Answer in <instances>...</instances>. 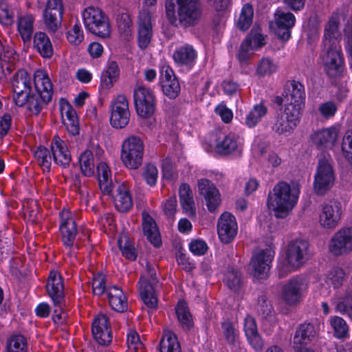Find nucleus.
I'll use <instances>...</instances> for the list:
<instances>
[{"label":"nucleus","instance_id":"31","mask_svg":"<svg viewBox=\"0 0 352 352\" xmlns=\"http://www.w3.org/2000/svg\"><path fill=\"white\" fill-rule=\"evenodd\" d=\"M340 19L338 14H333L329 19L324 28L322 46H340L341 38L339 32Z\"/></svg>","mask_w":352,"mask_h":352},{"label":"nucleus","instance_id":"30","mask_svg":"<svg viewBox=\"0 0 352 352\" xmlns=\"http://www.w3.org/2000/svg\"><path fill=\"white\" fill-rule=\"evenodd\" d=\"M320 331V324L318 322H305L297 329L294 337V344H307L316 339Z\"/></svg>","mask_w":352,"mask_h":352},{"label":"nucleus","instance_id":"60","mask_svg":"<svg viewBox=\"0 0 352 352\" xmlns=\"http://www.w3.org/2000/svg\"><path fill=\"white\" fill-rule=\"evenodd\" d=\"M117 23L120 34H122L125 39H129L132 33V23L129 16L126 14H121Z\"/></svg>","mask_w":352,"mask_h":352},{"label":"nucleus","instance_id":"63","mask_svg":"<svg viewBox=\"0 0 352 352\" xmlns=\"http://www.w3.org/2000/svg\"><path fill=\"white\" fill-rule=\"evenodd\" d=\"M330 323L336 337L344 338L347 334L348 326L342 318L334 316L331 318Z\"/></svg>","mask_w":352,"mask_h":352},{"label":"nucleus","instance_id":"37","mask_svg":"<svg viewBox=\"0 0 352 352\" xmlns=\"http://www.w3.org/2000/svg\"><path fill=\"white\" fill-rule=\"evenodd\" d=\"M97 175L102 192L110 195L114 185L112 182L111 170L106 162H100L98 164Z\"/></svg>","mask_w":352,"mask_h":352},{"label":"nucleus","instance_id":"7","mask_svg":"<svg viewBox=\"0 0 352 352\" xmlns=\"http://www.w3.org/2000/svg\"><path fill=\"white\" fill-rule=\"evenodd\" d=\"M320 59L324 72L331 77L341 74L344 67V58L340 46H322Z\"/></svg>","mask_w":352,"mask_h":352},{"label":"nucleus","instance_id":"51","mask_svg":"<svg viewBox=\"0 0 352 352\" xmlns=\"http://www.w3.org/2000/svg\"><path fill=\"white\" fill-rule=\"evenodd\" d=\"M283 103L285 104V108L282 113L285 116L287 119L298 125L303 103L289 102H284Z\"/></svg>","mask_w":352,"mask_h":352},{"label":"nucleus","instance_id":"20","mask_svg":"<svg viewBox=\"0 0 352 352\" xmlns=\"http://www.w3.org/2000/svg\"><path fill=\"white\" fill-rule=\"evenodd\" d=\"M305 99V87L298 81L289 80L284 86L281 96H276L274 102L282 105L284 102L303 103Z\"/></svg>","mask_w":352,"mask_h":352},{"label":"nucleus","instance_id":"62","mask_svg":"<svg viewBox=\"0 0 352 352\" xmlns=\"http://www.w3.org/2000/svg\"><path fill=\"white\" fill-rule=\"evenodd\" d=\"M118 245L122 255L127 259L134 261L137 258V254L135 250L133 245L126 238L123 239H119Z\"/></svg>","mask_w":352,"mask_h":352},{"label":"nucleus","instance_id":"56","mask_svg":"<svg viewBox=\"0 0 352 352\" xmlns=\"http://www.w3.org/2000/svg\"><path fill=\"white\" fill-rule=\"evenodd\" d=\"M223 281L230 289L234 292L240 289L243 285L241 274L235 270L228 271Z\"/></svg>","mask_w":352,"mask_h":352},{"label":"nucleus","instance_id":"36","mask_svg":"<svg viewBox=\"0 0 352 352\" xmlns=\"http://www.w3.org/2000/svg\"><path fill=\"white\" fill-rule=\"evenodd\" d=\"M35 15L22 13L17 17V30L24 43L30 42L34 32Z\"/></svg>","mask_w":352,"mask_h":352},{"label":"nucleus","instance_id":"34","mask_svg":"<svg viewBox=\"0 0 352 352\" xmlns=\"http://www.w3.org/2000/svg\"><path fill=\"white\" fill-rule=\"evenodd\" d=\"M243 329L249 344L256 351H260L263 347V340L258 333L256 320L250 315H247L244 319Z\"/></svg>","mask_w":352,"mask_h":352},{"label":"nucleus","instance_id":"4","mask_svg":"<svg viewBox=\"0 0 352 352\" xmlns=\"http://www.w3.org/2000/svg\"><path fill=\"white\" fill-rule=\"evenodd\" d=\"M309 243L305 240H295L289 243L285 252V263L278 265V276L283 278L302 266L308 259Z\"/></svg>","mask_w":352,"mask_h":352},{"label":"nucleus","instance_id":"53","mask_svg":"<svg viewBox=\"0 0 352 352\" xmlns=\"http://www.w3.org/2000/svg\"><path fill=\"white\" fill-rule=\"evenodd\" d=\"M67 41L74 46L80 45L84 41V32L81 25L77 22L66 32Z\"/></svg>","mask_w":352,"mask_h":352},{"label":"nucleus","instance_id":"9","mask_svg":"<svg viewBox=\"0 0 352 352\" xmlns=\"http://www.w3.org/2000/svg\"><path fill=\"white\" fill-rule=\"evenodd\" d=\"M266 43L265 36L260 25L255 24L240 45L237 57L241 63L247 62L252 56V52L256 50Z\"/></svg>","mask_w":352,"mask_h":352},{"label":"nucleus","instance_id":"42","mask_svg":"<svg viewBox=\"0 0 352 352\" xmlns=\"http://www.w3.org/2000/svg\"><path fill=\"white\" fill-rule=\"evenodd\" d=\"M120 74L118 65L116 61H109L106 69L101 75V86L102 88L109 89L118 80Z\"/></svg>","mask_w":352,"mask_h":352},{"label":"nucleus","instance_id":"19","mask_svg":"<svg viewBox=\"0 0 352 352\" xmlns=\"http://www.w3.org/2000/svg\"><path fill=\"white\" fill-rule=\"evenodd\" d=\"M274 256L271 250H262L255 253L250 262V267L255 277L264 278L267 276L270 265Z\"/></svg>","mask_w":352,"mask_h":352},{"label":"nucleus","instance_id":"55","mask_svg":"<svg viewBox=\"0 0 352 352\" xmlns=\"http://www.w3.org/2000/svg\"><path fill=\"white\" fill-rule=\"evenodd\" d=\"M277 66L270 58H263L257 63L256 74L259 77L270 76L276 72Z\"/></svg>","mask_w":352,"mask_h":352},{"label":"nucleus","instance_id":"14","mask_svg":"<svg viewBox=\"0 0 352 352\" xmlns=\"http://www.w3.org/2000/svg\"><path fill=\"white\" fill-rule=\"evenodd\" d=\"M212 136L214 138L213 147L217 153L221 155H241L242 144L234 135L216 133Z\"/></svg>","mask_w":352,"mask_h":352},{"label":"nucleus","instance_id":"44","mask_svg":"<svg viewBox=\"0 0 352 352\" xmlns=\"http://www.w3.org/2000/svg\"><path fill=\"white\" fill-rule=\"evenodd\" d=\"M296 126L294 122L280 113L275 117L272 129L275 133L281 135L291 133Z\"/></svg>","mask_w":352,"mask_h":352},{"label":"nucleus","instance_id":"47","mask_svg":"<svg viewBox=\"0 0 352 352\" xmlns=\"http://www.w3.org/2000/svg\"><path fill=\"white\" fill-rule=\"evenodd\" d=\"M78 162L82 173L86 177L94 175L95 164L93 153L89 150L85 151L80 154Z\"/></svg>","mask_w":352,"mask_h":352},{"label":"nucleus","instance_id":"6","mask_svg":"<svg viewBox=\"0 0 352 352\" xmlns=\"http://www.w3.org/2000/svg\"><path fill=\"white\" fill-rule=\"evenodd\" d=\"M85 27L92 34L107 38L111 34V26L109 19L102 10L95 7H88L82 12Z\"/></svg>","mask_w":352,"mask_h":352},{"label":"nucleus","instance_id":"46","mask_svg":"<svg viewBox=\"0 0 352 352\" xmlns=\"http://www.w3.org/2000/svg\"><path fill=\"white\" fill-rule=\"evenodd\" d=\"M254 9L251 4L243 5L236 21V25L242 31L247 30L251 25L253 20Z\"/></svg>","mask_w":352,"mask_h":352},{"label":"nucleus","instance_id":"13","mask_svg":"<svg viewBox=\"0 0 352 352\" xmlns=\"http://www.w3.org/2000/svg\"><path fill=\"white\" fill-rule=\"evenodd\" d=\"M14 100L17 106H23L32 88L31 76L25 69H20L14 75L12 80Z\"/></svg>","mask_w":352,"mask_h":352},{"label":"nucleus","instance_id":"22","mask_svg":"<svg viewBox=\"0 0 352 352\" xmlns=\"http://www.w3.org/2000/svg\"><path fill=\"white\" fill-rule=\"evenodd\" d=\"M198 190L206 202L209 211L214 212L221 203L220 193L215 185L209 179H201L197 182Z\"/></svg>","mask_w":352,"mask_h":352},{"label":"nucleus","instance_id":"50","mask_svg":"<svg viewBox=\"0 0 352 352\" xmlns=\"http://www.w3.org/2000/svg\"><path fill=\"white\" fill-rule=\"evenodd\" d=\"M63 14L44 11L43 19L49 32L55 33L61 27Z\"/></svg>","mask_w":352,"mask_h":352},{"label":"nucleus","instance_id":"15","mask_svg":"<svg viewBox=\"0 0 352 352\" xmlns=\"http://www.w3.org/2000/svg\"><path fill=\"white\" fill-rule=\"evenodd\" d=\"M342 213L341 204L337 201H330L322 206L318 222L324 229H333L338 225Z\"/></svg>","mask_w":352,"mask_h":352},{"label":"nucleus","instance_id":"25","mask_svg":"<svg viewBox=\"0 0 352 352\" xmlns=\"http://www.w3.org/2000/svg\"><path fill=\"white\" fill-rule=\"evenodd\" d=\"M332 302L337 311L352 318V280L345 288L336 292Z\"/></svg>","mask_w":352,"mask_h":352},{"label":"nucleus","instance_id":"49","mask_svg":"<svg viewBox=\"0 0 352 352\" xmlns=\"http://www.w3.org/2000/svg\"><path fill=\"white\" fill-rule=\"evenodd\" d=\"M177 319L184 329H190L192 326V318L186 303L184 301L178 302L176 307Z\"/></svg>","mask_w":352,"mask_h":352},{"label":"nucleus","instance_id":"21","mask_svg":"<svg viewBox=\"0 0 352 352\" xmlns=\"http://www.w3.org/2000/svg\"><path fill=\"white\" fill-rule=\"evenodd\" d=\"M238 231V225L234 215L230 212L223 213L218 219L217 233L219 239L224 243L234 240Z\"/></svg>","mask_w":352,"mask_h":352},{"label":"nucleus","instance_id":"52","mask_svg":"<svg viewBox=\"0 0 352 352\" xmlns=\"http://www.w3.org/2000/svg\"><path fill=\"white\" fill-rule=\"evenodd\" d=\"M7 352H26L27 341L22 335H14L8 340Z\"/></svg>","mask_w":352,"mask_h":352},{"label":"nucleus","instance_id":"1","mask_svg":"<svg viewBox=\"0 0 352 352\" xmlns=\"http://www.w3.org/2000/svg\"><path fill=\"white\" fill-rule=\"evenodd\" d=\"M300 194L297 184L278 182L270 192L267 206L277 218H285L296 206Z\"/></svg>","mask_w":352,"mask_h":352},{"label":"nucleus","instance_id":"59","mask_svg":"<svg viewBox=\"0 0 352 352\" xmlns=\"http://www.w3.org/2000/svg\"><path fill=\"white\" fill-rule=\"evenodd\" d=\"M126 343L131 352H144V346L137 331L131 330L127 335Z\"/></svg>","mask_w":352,"mask_h":352},{"label":"nucleus","instance_id":"12","mask_svg":"<svg viewBox=\"0 0 352 352\" xmlns=\"http://www.w3.org/2000/svg\"><path fill=\"white\" fill-rule=\"evenodd\" d=\"M110 123L116 129L126 126L130 120L129 102L124 95H118L110 105Z\"/></svg>","mask_w":352,"mask_h":352},{"label":"nucleus","instance_id":"17","mask_svg":"<svg viewBox=\"0 0 352 352\" xmlns=\"http://www.w3.org/2000/svg\"><path fill=\"white\" fill-rule=\"evenodd\" d=\"M329 249L335 256L352 252V228H343L335 233L330 241Z\"/></svg>","mask_w":352,"mask_h":352},{"label":"nucleus","instance_id":"57","mask_svg":"<svg viewBox=\"0 0 352 352\" xmlns=\"http://www.w3.org/2000/svg\"><path fill=\"white\" fill-rule=\"evenodd\" d=\"M92 292L94 295L101 296L107 292V278L102 273L94 274L91 280Z\"/></svg>","mask_w":352,"mask_h":352},{"label":"nucleus","instance_id":"10","mask_svg":"<svg viewBox=\"0 0 352 352\" xmlns=\"http://www.w3.org/2000/svg\"><path fill=\"white\" fill-rule=\"evenodd\" d=\"M154 267L146 265V274L140 278L139 292L144 303L149 308L155 309L157 305V298L154 291V287L157 283Z\"/></svg>","mask_w":352,"mask_h":352},{"label":"nucleus","instance_id":"5","mask_svg":"<svg viewBox=\"0 0 352 352\" xmlns=\"http://www.w3.org/2000/svg\"><path fill=\"white\" fill-rule=\"evenodd\" d=\"M144 144L137 135H130L122 143L120 159L124 166L129 169L136 170L143 162Z\"/></svg>","mask_w":352,"mask_h":352},{"label":"nucleus","instance_id":"3","mask_svg":"<svg viewBox=\"0 0 352 352\" xmlns=\"http://www.w3.org/2000/svg\"><path fill=\"white\" fill-rule=\"evenodd\" d=\"M34 83L36 93L29 94L25 104L32 113L37 115L51 101L54 91L52 81L43 70L35 72Z\"/></svg>","mask_w":352,"mask_h":352},{"label":"nucleus","instance_id":"11","mask_svg":"<svg viewBox=\"0 0 352 352\" xmlns=\"http://www.w3.org/2000/svg\"><path fill=\"white\" fill-rule=\"evenodd\" d=\"M133 97L137 113L144 118L151 117L155 108L156 100L153 92L144 86H138L134 89Z\"/></svg>","mask_w":352,"mask_h":352},{"label":"nucleus","instance_id":"27","mask_svg":"<svg viewBox=\"0 0 352 352\" xmlns=\"http://www.w3.org/2000/svg\"><path fill=\"white\" fill-rule=\"evenodd\" d=\"M274 21L277 29L276 33L283 41H287L291 36V28L294 25L295 16L291 12L278 10L274 14Z\"/></svg>","mask_w":352,"mask_h":352},{"label":"nucleus","instance_id":"54","mask_svg":"<svg viewBox=\"0 0 352 352\" xmlns=\"http://www.w3.org/2000/svg\"><path fill=\"white\" fill-rule=\"evenodd\" d=\"M344 279V271L339 267H334L328 272L326 283L332 285L334 289H338L342 285Z\"/></svg>","mask_w":352,"mask_h":352},{"label":"nucleus","instance_id":"41","mask_svg":"<svg viewBox=\"0 0 352 352\" xmlns=\"http://www.w3.org/2000/svg\"><path fill=\"white\" fill-rule=\"evenodd\" d=\"M180 204L184 212L188 216L195 214V206L193 199V194L190 186L182 184L179 189Z\"/></svg>","mask_w":352,"mask_h":352},{"label":"nucleus","instance_id":"38","mask_svg":"<svg viewBox=\"0 0 352 352\" xmlns=\"http://www.w3.org/2000/svg\"><path fill=\"white\" fill-rule=\"evenodd\" d=\"M142 228L147 239L158 247L161 244V237L155 220L146 212H142Z\"/></svg>","mask_w":352,"mask_h":352},{"label":"nucleus","instance_id":"40","mask_svg":"<svg viewBox=\"0 0 352 352\" xmlns=\"http://www.w3.org/2000/svg\"><path fill=\"white\" fill-rule=\"evenodd\" d=\"M33 45L40 55L45 58H51L53 55V47L49 36L43 32L34 34Z\"/></svg>","mask_w":352,"mask_h":352},{"label":"nucleus","instance_id":"48","mask_svg":"<svg viewBox=\"0 0 352 352\" xmlns=\"http://www.w3.org/2000/svg\"><path fill=\"white\" fill-rule=\"evenodd\" d=\"M34 156L36 163L43 171L49 173L52 164V157L50 151L44 146H39L34 151Z\"/></svg>","mask_w":352,"mask_h":352},{"label":"nucleus","instance_id":"8","mask_svg":"<svg viewBox=\"0 0 352 352\" xmlns=\"http://www.w3.org/2000/svg\"><path fill=\"white\" fill-rule=\"evenodd\" d=\"M334 181L335 175L331 160L325 157L319 159L314 182L316 192L324 194L333 186Z\"/></svg>","mask_w":352,"mask_h":352},{"label":"nucleus","instance_id":"45","mask_svg":"<svg viewBox=\"0 0 352 352\" xmlns=\"http://www.w3.org/2000/svg\"><path fill=\"white\" fill-rule=\"evenodd\" d=\"M267 113V108L263 104H255L246 115L245 124L248 127L255 126Z\"/></svg>","mask_w":352,"mask_h":352},{"label":"nucleus","instance_id":"39","mask_svg":"<svg viewBox=\"0 0 352 352\" xmlns=\"http://www.w3.org/2000/svg\"><path fill=\"white\" fill-rule=\"evenodd\" d=\"M107 296L109 305L113 310L122 313L127 309V300L120 288L116 286L108 287Z\"/></svg>","mask_w":352,"mask_h":352},{"label":"nucleus","instance_id":"26","mask_svg":"<svg viewBox=\"0 0 352 352\" xmlns=\"http://www.w3.org/2000/svg\"><path fill=\"white\" fill-rule=\"evenodd\" d=\"M112 196L116 208L120 212H126L132 207V197L126 184L122 183L113 186Z\"/></svg>","mask_w":352,"mask_h":352},{"label":"nucleus","instance_id":"58","mask_svg":"<svg viewBox=\"0 0 352 352\" xmlns=\"http://www.w3.org/2000/svg\"><path fill=\"white\" fill-rule=\"evenodd\" d=\"M256 309L258 314L263 319L271 320L273 318L274 311L271 302L265 296H261L258 298Z\"/></svg>","mask_w":352,"mask_h":352},{"label":"nucleus","instance_id":"33","mask_svg":"<svg viewBox=\"0 0 352 352\" xmlns=\"http://www.w3.org/2000/svg\"><path fill=\"white\" fill-rule=\"evenodd\" d=\"M338 130L333 127L324 129L313 133L310 139L318 148H332L336 143Z\"/></svg>","mask_w":352,"mask_h":352},{"label":"nucleus","instance_id":"61","mask_svg":"<svg viewBox=\"0 0 352 352\" xmlns=\"http://www.w3.org/2000/svg\"><path fill=\"white\" fill-rule=\"evenodd\" d=\"M143 177L148 185L154 186L158 178V170L156 166L152 163L146 164L143 168Z\"/></svg>","mask_w":352,"mask_h":352},{"label":"nucleus","instance_id":"35","mask_svg":"<svg viewBox=\"0 0 352 352\" xmlns=\"http://www.w3.org/2000/svg\"><path fill=\"white\" fill-rule=\"evenodd\" d=\"M197 56V52L194 47L190 45L185 44L175 50L173 58L178 65L191 67L195 62Z\"/></svg>","mask_w":352,"mask_h":352},{"label":"nucleus","instance_id":"18","mask_svg":"<svg viewBox=\"0 0 352 352\" xmlns=\"http://www.w3.org/2000/svg\"><path fill=\"white\" fill-rule=\"evenodd\" d=\"M307 285L301 277H294L289 279L283 286L281 295L284 301L289 305H294L300 302L303 291Z\"/></svg>","mask_w":352,"mask_h":352},{"label":"nucleus","instance_id":"64","mask_svg":"<svg viewBox=\"0 0 352 352\" xmlns=\"http://www.w3.org/2000/svg\"><path fill=\"white\" fill-rule=\"evenodd\" d=\"M342 153L351 163H352V129L346 131L342 143Z\"/></svg>","mask_w":352,"mask_h":352},{"label":"nucleus","instance_id":"32","mask_svg":"<svg viewBox=\"0 0 352 352\" xmlns=\"http://www.w3.org/2000/svg\"><path fill=\"white\" fill-rule=\"evenodd\" d=\"M60 111L63 122L67 131L73 135H78L80 132V126L76 111L67 101L61 103Z\"/></svg>","mask_w":352,"mask_h":352},{"label":"nucleus","instance_id":"28","mask_svg":"<svg viewBox=\"0 0 352 352\" xmlns=\"http://www.w3.org/2000/svg\"><path fill=\"white\" fill-rule=\"evenodd\" d=\"M50 148L54 162L63 168L68 167L71 162V155L65 142L59 136L55 135Z\"/></svg>","mask_w":352,"mask_h":352},{"label":"nucleus","instance_id":"43","mask_svg":"<svg viewBox=\"0 0 352 352\" xmlns=\"http://www.w3.org/2000/svg\"><path fill=\"white\" fill-rule=\"evenodd\" d=\"M160 352H181L180 345L175 334L165 330L160 343Z\"/></svg>","mask_w":352,"mask_h":352},{"label":"nucleus","instance_id":"29","mask_svg":"<svg viewBox=\"0 0 352 352\" xmlns=\"http://www.w3.org/2000/svg\"><path fill=\"white\" fill-rule=\"evenodd\" d=\"M46 289L54 305L60 307L63 300L64 285L63 278L58 272H50Z\"/></svg>","mask_w":352,"mask_h":352},{"label":"nucleus","instance_id":"23","mask_svg":"<svg viewBox=\"0 0 352 352\" xmlns=\"http://www.w3.org/2000/svg\"><path fill=\"white\" fill-rule=\"evenodd\" d=\"M60 231L62 235V241L65 246L71 247L74 244L77 233L75 220L72 212L68 210H63L60 213Z\"/></svg>","mask_w":352,"mask_h":352},{"label":"nucleus","instance_id":"2","mask_svg":"<svg viewBox=\"0 0 352 352\" xmlns=\"http://www.w3.org/2000/svg\"><path fill=\"white\" fill-rule=\"evenodd\" d=\"M177 16L175 15V5L170 1L166 3V16L170 23L175 26L183 28L197 24L202 14L201 0H176Z\"/></svg>","mask_w":352,"mask_h":352},{"label":"nucleus","instance_id":"16","mask_svg":"<svg viewBox=\"0 0 352 352\" xmlns=\"http://www.w3.org/2000/svg\"><path fill=\"white\" fill-rule=\"evenodd\" d=\"M92 334L95 340L100 345H107L111 342L112 331L109 317L98 314L92 322Z\"/></svg>","mask_w":352,"mask_h":352},{"label":"nucleus","instance_id":"24","mask_svg":"<svg viewBox=\"0 0 352 352\" xmlns=\"http://www.w3.org/2000/svg\"><path fill=\"white\" fill-rule=\"evenodd\" d=\"M153 35L151 12L143 9L138 17V45L142 50L147 47Z\"/></svg>","mask_w":352,"mask_h":352}]
</instances>
